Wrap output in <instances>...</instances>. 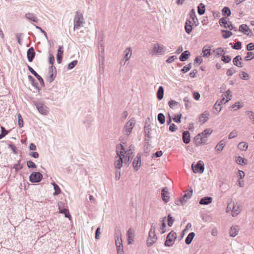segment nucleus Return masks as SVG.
I'll return each instance as SVG.
<instances>
[{
  "mask_svg": "<svg viewBox=\"0 0 254 254\" xmlns=\"http://www.w3.org/2000/svg\"><path fill=\"white\" fill-rule=\"evenodd\" d=\"M117 156L115 157L114 165L116 169H120L123 163L129 164L133 156V146L130 145L126 147L122 144H119L116 147Z\"/></svg>",
  "mask_w": 254,
  "mask_h": 254,
  "instance_id": "f257e3e1",
  "label": "nucleus"
},
{
  "mask_svg": "<svg viewBox=\"0 0 254 254\" xmlns=\"http://www.w3.org/2000/svg\"><path fill=\"white\" fill-rule=\"evenodd\" d=\"M166 51V47L158 42L154 43L152 48L149 51V53L152 56H158L164 55Z\"/></svg>",
  "mask_w": 254,
  "mask_h": 254,
  "instance_id": "f03ea898",
  "label": "nucleus"
},
{
  "mask_svg": "<svg viewBox=\"0 0 254 254\" xmlns=\"http://www.w3.org/2000/svg\"><path fill=\"white\" fill-rule=\"evenodd\" d=\"M73 29L75 31L79 30L82 27H83V25L85 22L82 13L78 11L75 12L73 19Z\"/></svg>",
  "mask_w": 254,
  "mask_h": 254,
  "instance_id": "7ed1b4c3",
  "label": "nucleus"
},
{
  "mask_svg": "<svg viewBox=\"0 0 254 254\" xmlns=\"http://www.w3.org/2000/svg\"><path fill=\"white\" fill-rule=\"evenodd\" d=\"M136 124L134 118L130 119L125 125L123 128V133L125 135L128 136L130 134Z\"/></svg>",
  "mask_w": 254,
  "mask_h": 254,
  "instance_id": "20e7f679",
  "label": "nucleus"
},
{
  "mask_svg": "<svg viewBox=\"0 0 254 254\" xmlns=\"http://www.w3.org/2000/svg\"><path fill=\"white\" fill-rule=\"evenodd\" d=\"M157 240V237L155 234V228L152 225L149 232L148 237L147 240L146 244L147 246H151L156 242Z\"/></svg>",
  "mask_w": 254,
  "mask_h": 254,
  "instance_id": "39448f33",
  "label": "nucleus"
},
{
  "mask_svg": "<svg viewBox=\"0 0 254 254\" xmlns=\"http://www.w3.org/2000/svg\"><path fill=\"white\" fill-rule=\"evenodd\" d=\"M192 194V190H191L187 191L186 193L179 200H176L175 202L177 205H183L191 197Z\"/></svg>",
  "mask_w": 254,
  "mask_h": 254,
  "instance_id": "423d86ee",
  "label": "nucleus"
},
{
  "mask_svg": "<svg viewBox=\"0 0 254 254\" xmlns=\"http://www.w3.org/2000/svg\"><path fill=\"white\" fill-rule=\"evenodd\" d=\"M191 168L194 173L202 174L204 170V164L202 161L200 160L196 165L192 164Z\"/></svg>",
  "mask_w": 254,
  "mask_h": 254,
  "instance_id": "0eeeda50",
  "label": "nucleus"
},
{
  "mask_svg": "<svg viewBox=\"0 0 254 254\" xmlns=\"http://www.w3.org/2000/svg\"><path fill=\"white\" fill-rule=\"evenodd\" d=\"M177 239V234L176 233L171 231L169 234L167 235L166 240L165 242V245L167 247L172 246L175 240Z\"/></svg>",
  "mask_w": 254,
  "mask_h": 254,
  "instance_id": "6e6552de",
  "label": "nucleus"
},
{
  "mask_svg": "<svg viewBox=\"0 0 254 254\" xmlns=\"http://www.w3.org/2000/svg\"><path fill=\"white\" fill-rule=\"evenodd\" d=\"M141 154L138 153L133 160L132 166L135 171H137L140 168L141 165Z\"/></svg>",
  "mask_w": 254,
  "mask_h": 254,
  "instance_id": "1a4fd4ad",
  "label": "nucleus"
},
{
  "mask_svg": "<svg viewBox=\"0 0 254 254\" xmlns=\"http://www.w3.org/2000/svg\"><path fill=\"white\" fill-rule=\"evenodd\" d=\"M242 211V205L239 203L232 201V214L233 217L238 216Z\"/></svg>",
  "mask_w": 254,
  "mask_h": 254,
  "instance_id": "9d476101",
  "label": "nucleus"
},
{
  "mask_svg": "<svg viewBox=\"0 0 254 254\" xmlns=\"http://www.w3.org/2000/svg\"><path fill=\"white\" fill-rule=\"evenodd\" d=\"M43 178L42 175L39 172H33L30 177V181L32 183H38L41 181Z\"/></svg>",
  "mask_w": 254,
  "mask_h": 254,
  "instance_id": "9b49d317",
  "label": "nucleus"
},
{
  "mask_svg": "<svg viewBox=\"0 0 254 254\" xmlns=\"http://www.w3.org/2000/svg\"><path fill=\"white\" fill-rule=\"evenodd\" d=\"M209 112L208 111H204L203 113L201 114L198 118V122L202 125L204 124L209 119Z\"/></svg>",
  "mask_w": 254,
  "mask_h": 254,
  "instance_id": "f8f14e48",
  "label": "nucleus"
},
{
  "mask_svg": "<svg viewBox=\"0 0 254 254\" xmlns=\"http://www.w3.org/2000/svg\"><path fill=\"white\" fill-rule=\"evenodd\" d=\"M127 240L128 245L133 243L134 239V231L132 228H129L127 232Z\"/></svg>",
  "mask_w": 254,
  "mask_h": 254,
  "instance_id": "ddd939ff",
  "label": "nucleus"
},
{
  "mask_svg": "<svg viewBox=\"0 0 254 254\" xmlns=\"http://www.w3.org/2000/svg\"><path fill=\"white\" fill-rule=\"evenodd\" d=\"M36 107L39 112L44 115H47L48 113L47 108L43 104L38 103L35 104Z\"/></svg>",
  "mask_w": 254,
  "mask_h": 254,
  "instance_id": "4468645a",
  "label": "nucleus"
},
{
  "mask_svg": "<svg viewBox=\"0 0 254 254\" xmlns=\"http://www.w3.org/2000/svg\"><path fill=\"white\" fill-rule=\"evenodd\" d=\"M219 23L222 27H224L225 28H227L230 29V30L235 29V31L237 30L236 28H235L231 23L230 22H228L226 21V20L224 18H222L219 20Z\"/></svg>",
  "mask_w": 254,
  "mask_h": 254,
  "instance_id": "2eb2a0df",
  "label": "nucleus"
},
{
  "mask_svg": "<svg viewBox=\"0 0 254 254\" xmlns=\"http://www.w3.org/2000/svg\"><path fill=\"white\" fill-rule=\"evenodd\" d=\"M161 195H162V200L164 202L167 203L169 201V200H170L169 192L167 188H164L162 190Z\"/></svg>",
  "mask_w": 254,
  "mask_h": 254,
  "instance_id": "dca6fc26",
  "label": "nucleus"
},
{
  "mask_svg": "<svg viewBox=\"0 0 254 254\" xmlns=\"http://www.w3.org/2000/svg\"><path fill=\"white\" fill-rule=\"evenodd\" d=\"M239 31L248 36L251 35L252 34V31L251 29L246 24H242L240 25L239 28Z\"/></svg>",
  "mask_w": 254,
  "mask_h": 254,
  "instance_id": "f3484780",
  "label": "nucleus"
},
{
  "mask_svg": "<svg viewBox=\"0 0 254 254\" xmlns=\"http://www.w3.org/2000/svg\"><path fill=\"white\" fill-rule=\"evenodd\" d=\"M124 59L123 60H125V63L128 61L130 58H131L132 56V49L130 47H128L124 52Z\"/></svg>",
  "mask_w": 254,
  "mask_h": 254,
  "instance_id": "a211bd4d",
  "label": "nucleus"
},
{
  "mask_svg": "<svg viewBox=\"0 0 254 254\" xmlns=\"http://www.w3.org/2000/svg\"><path fill=\"white\" fill-rule=\"evenodd\" d=\"M204 137L201 135L200 133L195 136L194 138L195 143L196 145H200L205 143L206 140L204 139Z\"/></svg>",
  "mask_w": 254,
  "mask_h": 254,
  "instance_id": "6ab92c4d",
  "label": "nucleus"
},
{
  "mask_svg": "<svg viewBox=\"0 0 254 254\" xmlns=\"http://www.w3.org/2000/svg\"><path fill=\"white\" fill-rule=\"evenodd\" d=\"M211 49L208 46H205L203 47L202 50L201 55L204 58H208L211 54H210Z\"/></svg>",
  "mask_w": 254,
  "mask_h": 254,
  "instance_id": "aec40b11",
  "label": "nucleus"
},
{
  "mask_svg": "<svg viewBox=\"0 0 254 254\" xmlns=\"http://www.w3.org/2000/svg\"><path fill=\"white\" fill-rule=\"evenodd\" d=\"M225 146V142L223 140H221L216 145L215 147V151L217 153H219L221 152L224 146Z\"/></svg>",
  "mask_w": 254,
  "mask_h": 254,
  "instance_id": "412c9836",
  "label": "nucleus"
},
{
  "mask_svg": "<svg viewBox=\"0 0 254 254\" xmlns=\"http://www.w3.org/2000/svg\"><path fill=\"white\" fill-rule=\"evenodd\" d=\"M29 70L37 78L40 83L44 85V82L42 78L30 66H28Z\"/></svg>",
  "mask_w": 254,
  "mask_h": 254,
  "instance_id": "4be33fe9",
  "label": "nucleus"
},
{
  "mask_svg": "<svg viewBox=\"0 0 254 254\" xmlns=\"http://www.w3.org/2000/svg\"><path fill=\"white\" fill-rule=\"evenodd\" d=\"M190 16L191 18L193 23L197 26L198 24V21L196 17L194 9H192L190 10Z\"/></svg>",
  "mask_w": 254,
  "mask_h": 254,
  "instance_id": "5701e85b",
  "label": "nucleus"
},
{
  "mask_svg": "<svg viewBox=\"0 0 254 254\" xmlns=\"http://www.w3.org/2000/svg\"><path fill=\"white\" fill-rule=\"evenodd\" d=\"M241 60L242 58L241 56H237L233 59V64H234V65L239 67H242L243 66V64L241 62Z\"/></svg>",
  "mask_w": 254,
  "mask_h": 254,
  "instance_id": "b1692460",
  "label": "nucleus"
},
{
  "mask_svg": "<svg viewBox=\"0 0 254 254\" xmlns=\"http://www.w3.org/2000/svg\"><path fill=\"white\" fill-rule=\"evenodd\" d=\"M212 198L211 197L206 196L202 198L200 201L199 204L201 205H207L212 202Z\"/></svg>",
  "mask_w": 254,
  "mask_h": 254,
  "instance_id": "393cba45",
  "label": "nucleus"
},
{
  "mask_svg": "<svg viewBox=\"0 0 254 254\" xmlns=\"http://www.w3.org/2000/svg\"><path fill=\"white\" fill-rule=\"evenodd\" d=\"M161 224L160 227L158 229L159 232L160 234H164L166 231V225L165 222V217H164L161 221Z\"/></svg>",
  "mask_w": 254,
  "mask_h": 254,
  "instance_id": "a878e982",
  "label": "nucleus"
},
{
  "mask_svg": "<svg viewBox=\"0 0 254 254\" xmlns=\"http://www.w3.org/2000/svg\"><path fill=\"white\" fill-rule=\"evenodd\" d=\"M27 54L28 60L30 62H32L35 56V52L34 49L32 47L29 48L27 51Z\"/></svg>",
  "mask_w": 254,
  "mask_h": 254,
  "instance_id": "bb28decb",
  "label": "nucleus"
},
{
  "mask_svg": "<svg viewBox=\"0 0 254 254\" xmlns=\"http://www.w3.org/2000/svg\"><path fill=\"white\" fill-rule=\"evenodd\" d=\"M115 243L116 246L123 245L122 234L121 233H116L115 235Z\"/></svg>",
  "mask_w": 254,
  "mask_h": 254,
  "instance_id": "cd10ccee",
  "label": "nucleus"
},
{
  "mask_svg": "<svg viewBox=\"0 0 254 254\" xmlns=\"http://www.w3.org/2000/svg\"><path fill=\"white\" fill-rule=\"evenodd\" d=\"M25 16L27 19L31 21L35 22H38V19L34 13L28 12L25 14Z\"/></svg>",
  "mask_w": 254,
  "mask_h": 254,
  "instance_id": "c85d7f7f",
  "label": "nucleus"
},
{
  "mask_svg": "<svg viewBox=\"0 0 254 254\" xmlns=\"http://www.w3.org/2000/svg\"><path fill=\"white\" fill-rule=\"evenodd\" d=\"M183 140L184 143L188 144L190 142V134L188 131H185L183 133Z\"/></svg>",
  "mask_w": 254,
  "mask_h": 254,
  "instance_id": "c756f323",
  "label": "nucleus"
},
{
  "mask_svg": "<svg viewBox=\"0 0 254 254\" xmlns=\"http://www.w3.org/2000/svg\"><path fill=\"white\" fill-rule=\"evenodd\" d=\"M236 163L240 165H245L247 164V160L241 156H238L236 158Z\"/></svg>",
  "mask_w": 254,
  "mask_h": 254,
  "instance_id": "7c9ffc66",
  "label": "nucleus"
},
{
  "mask_svg": "<svg viewBox=\"0 0 254 254\" xmlns=\"http://www.w3.org/2000/svg\"><path fill=\"white\" fill-rule=\"evenodd\" d=\"M238 148L241 151H246L248 148V143L245 141L241 142L238 144Z\"/></svg>",
  "mask_w": 254,
  "mask_h": 254,
  "instance_id": "2f4dec72",
  "label": "nucleus"
},
{
  "mask_svg": "<svg viewBox=\"0 0 254 254\" xmlns=\"http://www.w3.org/2000/svg\"><path fill=\"white\" fill-rule=\"evenodd\" d=\"M164 96V88L162 86H160L157 92V97L159 100L163 99Z\"/></svg>",
  "mask_w": 254,
  "mask_h": 254,
  "instance_id": "473e14b6",
  "label": "nucleus"
},
{
  "mask_svg": "<svg viewBox=\"0 0 254 254\" xmlns=\"http://www.w3.org/2000/svg\"><path fill=\"white\" fill-rule=\"evenodd\" d=\"M194 236H195L194 233H193V232L190 233L188 235V236L187 237V238H186V239L185 240L186 243L187 245L190 244L191 243V242H192L193 239L194 238Z\"/></svg>",
  "mask_w": 254,
  "mask_h": 254,
  "instance_id": "72a5a7b5",
  "label": "nucleus"
},
{
  "mask_svg": "<svg viewBox=\"0 0 254 254\" xmlns=\"http://www.w3.org/2000/svg\"><path fill=\"white\" fill-rule=\"evenodd\" d=\"M190 55V53L188 51H185L180 56V60L182 62L186 61L189 58Z\"/></svg>",
  "mask_w": 254,
  "mask_h": 254,
  "instance_id": "f704fd0d",
  "label": "nucleus"
},
{
  "mask_svg": "<svg viewBox=\"0 0 254 254\" xmlns=\"http://www.w3.org/2000/svg\"><path fill=\"white\" fill-rule=\"evenodd\" d=\"M62 47H59V48L58 50V53L57 55V62L58 64H60L62 61V55L63 54V51H62Z\"/></svg>",
  "mask_w": 254,
  "mask_h": 254,
  "instance_id": "c9c22d12",
  "label": "nucleus"
},
{
  "mask_svg": "<svg viewBox=\"0 0 254 254\" xmlns=\"http://www.w3.org/2000/svg\"><path fill=\"white\" fill-rule=\"evenodd\" d=\"M230 236L233 237H235L238 234V229L235 227H232L229 230Z\"/></svg>",
  "mask_w": 254,
  "mask_h": 254,
  "instance_id": "e433bc0d",
  "label": "nucleus"
},
{
  "mask_svg": "<svg viewBox=\"0 0 254 254\" xmlns=\"http://www.w3.org/2000/svg\"><path fill=\"white\" fill-rule=\"evenodd\" d=\"M212 133V130L210 128L205 129L200 134L203 137L206 138L209 136Z\"/></svg>",
  "mask_w": 254,
  "mask_h": 254,
  "instance_id": "4c0bfd02",
  "label": "nucleus"
},
{
  "mask_svg": "<svg viewBox=\"0 0 254 254\" xmlns=\"http://www.w3.org/2000/svg\"><path fill=\"white\" fill-rule=\"evenodd\" d=\"M205 6L204 4L201 3L198 6V13L199 15H202L204 13Z\"/></svg>",
  "mask_w": 254,
  "mask_h": 254,
  "instance_id": "58836bf2",
  "label": "nucleus"
},
{
  "mask_svg": "<svg viewBox=\"0 0 254 254\" xmlns=\"http://www.w3.org/2000/svg\"><path fill=\"white\" fill-rule=\"evenodd\" d=\"M59 212L60 213L64 214L65 217L68 218L69 220L71 219V217L67 209H61Z\"/></svg>",
  "mask_w": 254,
  "mask_h": 254,
  "instance_id": "ea45409f",
  "label": "nucleus"
},
{
  "mask_svg": "<svg viewBox=\"0 0 254 254\" xmlns=\"http://www.w3.org/2000/svg\"><path fill=\"white\" fill-rule=\"evenodd\" d=\"M222 14L224 16H227V17H228L231 15L230 9L227 6L224 7L222 9Z\"/></svg>",
  "mask_w": 254,
  "mask_h": 254,
  "instance_id": "a19ab883",
  "label": "nucleus"
},
{
  "mask_svg": "<svg viewBox=\"0 0 254 254\" xmlns=\"http://www.w3.org/2000/svg\"><path fill=\"white\" fill-rule=\"evenodd\" d=\"M52 185L54 186L55 192L54 193V195H57L61 193V190L59 187L55 183H52Z\"/></svg>",
  "mask_w": 254,
  "mask_h": 254,
  "instance_id": "79ce46f5",
  "label": "nucleus"
},
{
  "mask_svg": "<svg viewBox=\"0 0 254 254\" xmlns=\"http://www.w3.org/2000/svg\"><path fill=\"white\" fill-rule=\"evenodd\" d=\"M168 105L171 108L174 109L179 105V103L175 100H171L169 101Z\"/></svg>",
  "mask_w": 254,
  "mask_h": 254,
  "instance_id": "37998d69",
  "label": "nucleus"
},
{
  "mask_svg": "<svg viewBox=\"0 0 254 254\" xmlns=\"http://www.w3.org/2000/svg\"><path fill=\"white\" fill-rule=\"evenodd\" d=\"M223 33L222 37L225 39H227L232 35V32L230 31L222 30Z\"/></svg>",
  "mask_w": 254,
  "mask_h": 254,
  "instance_id": "c03bdc74",
  "label": "nucleus"
},
{
  "mask_svg": "<svg viewBox=\"0 0 254 254\" xmlns=\"http://www.w3.org/2000/svg\"><path fill=\"white\" fill-rule=\"evenodd\" d=\"M223 96L226 99V102L231 100L232 95L230 90H228L224 94Z\"/></svg>",
  "mask_w": 254,
  "mask_h": 254,
  "instance_id": "a18cd8bd",
  "label": "nucleus"
},
{
  "mask_svg": "<svg viewBox=\"0 0 254 254\" xmlns=\"http://www.w3.org/2000/svg\"><path fill=\"white\" fill-rule=\"evenodd\" d=\"M185 29L188 34H190L192 31V25H189L188 22H186Z\"/></svg>",
  "mask_w": 254,
  "mask_h": 254,
  "instance_id": "49530a36",
  "label": "nucleus"
},
{
  "mask_svg": "<svg viewBox=\"0 0 254 254\" xmlns=\"http://www.w3.org/2000/svg\"><path fill=\"white\" fill-rule=\"evenodd\" d=\"M158 120L161 124H163L165 123V116L163 114L159 113L158 115Z\"/></svg>",
  "mask_w": 254,
  "mask_h": 254,
  "instance_id": "de8ad7c7",
  "label": "nucleus"
},
{
  "mask_svg": "<svg viewBox=\"0 0 254 254\" xmlns=\"http://www.w3.org/2000/svg\"><path fill=\"white\" fill-rule=\"evenodd\" d=\"M1 133L0 134V139L4 137L7 133L8 131L6 130L4 127H0Z\"/></svg>",
  "mask_w": 254,
  "mask_h": 254,
  "instance_id": "09e8293b",
  "label": "nucleus"
},
{
  "mask_svg": "<svg viewBox=\"0 0 254 254\" xmlns=\"http://www.w3.org/2000/svg\"><path fill=\"white\" fill-rule=\"evenodd\" d=\"M215 52L216 55L219 56H222L225 54V52L224 49L222 48H218L216 49Z\"/></svg>",
  "mask_w": 254,
  "mask_h": 254,
  "instance_id": "8fccbe9b",
  "label": "nucleus"
},
{
  "mask_svg": "<svg viewBox=\"0 0 254 254\" xmlns=\"http://www.w3.org/2000/svg\"><path fill=\"white\" fill-rule=\"evenodd\" d=\"M77 64V60H74V61H72V62L68 64V66H67V68L68 69H71L73 68L75 66V65Z\"/></svg>",
  "mask_w": 254,
  "mask_h": 254,
  "instance_id": "3c124183",
  "label": "nucleus"
},
{
  "mask_svg": "<svg viewBox=\"0 0 254 254\" xmlns=\"http://www.w3.org/2000/svg\"><path fill=\"white\" fill-rule=\"evenodd\" d=\"M254 54L251 52H249L247 54V56L245 57L246 61H249L252 60L254 57Z\"/></svg>",
  "mask_w": 254,
  "mask_h": 254,
  "instance_id": "603ef678",
  "label": "nucleus"
},
{
  "mask_svg": "<svg viewBox=\"0 0 254 254\" xmlns=\"http://www.w3.org/2000/svg\"><path fill=\"white\" fill-rule=\"evenodd\" d=\"M182 117V114H177L175 115L174 117L173 118V120L177 123H180L181 122V119Z\"/></svg>",
  "mask_w": 254,
  "mask_h": 254,
  "instance_id": "864d4df0",
  "label": "nucleus"
},
{
  "mask_svg": "<svg viewBox=\"0 0 254 254\" xmlns=\"http://www.w3.org/2000/svg\"><path fill=\"white\" fill-rule=\"evenodd\" d=\"M191 68V64H190L187 66H184L183 68L182 69L181 71L184 73H186L188 72L189 70H190Z\"/></svg>",
  "mask_w": 254,
  "mask_h": 254,
  "instance_id": "5fc2aeb1",
  "label": "nucleus"
},
{
  "mask_svg": "<svg viewBox=\"0 0 254 254\" xmlns=\"http://www.w3.org/2000/svg\"><path fill=\"white\" fill-rule=\"evenodd\" d=\"M116 247H117V251L118 254H124L123 245L118 246H116Z\"/></svg>",
  "mask_w": 254,
  "mask_h": 254,
  "instance_id": "6e6d98bb",
  "label": "nucleus"
},
{
  "mask_svg": "<svg viewBox=\"0 0 254 254\" xmlns=\"http://www.w3.org/2000/svg\"><path fill=\"white\" fill-rule=\"evenodd\" d=\"M174 222V219L172 218V217L170 215H169L168 216V225L169 226L171 227L173 223Z\"/></svg>",
  "mask_w": 254,
  "mask_h": 254,
  "instance_id": "4d7b16f0",
  "label": "nucleus"
},
{
  "mask_svg": "<svg viewBox=\"0 0 254 254\" xmlns=\"http://www.w3.org/2000/svg\"><path fill=\"white\" fill-rule=\"evenodd\" d=\"M231 212V215L232 214V201H231L228 203L226 208V212L230 213Z\"/></svg>",
  "mask_w": 254,
  "mask_h": 254,
  "instance_id": "13d9d810",
  "label": "nucleus"
},
{
  "mask_svg": "<svg viewBox=\"0 0 254 254\" xmlns=\"http://www.w3.org/2000/svg\"><path fill=\"white\" fill-rule=\"evenodd\" d=\"M214 108L217 112V113H219L221 110V108L220 107V103H218V102H216L214 106Z\"/></svg>",
  "mask_w": 254,
  "mask_h": 254,
  "instance_id": "bf43d9fd",
  "label": "nucleus"
},
{
  "mask_svg": "<svg viewBox=\"0 0 254 254\" xmlns=\"http://www.w3.org/2000/svg\"><path fill=\"white\" fill-rule=\"evenodd\" d=\"M55 61V59H54V57L53 56V55H50V58H49V63L50 64H52L51 66V69L53 70L54 68L55 69V67H54V66H53V64H54V62Z\"/></svg>",
  "mask_w": 254,
  "mask_h": 254,
  "instance_id": "052dcab7",
  "label": "nucleus"
},
{
  "mask_svg": "<svg viewBox=\"0 0 254 254\" xmlns=\"http://www.w3.org/2000/svg\"><path fill=\"white\" fill-rule=\"evenodd\" d=\"M18 125L20 127H22L23 126V119L21 115L19 114L18 115Z\"/></svg>",
  "mask_w": 254,
  "mask_h": 254,
  "instance_id": "680f3d73",
  "label": "nucleus"
},
{
  "mask_svg": "<svg viewBox=\"0 0 254 254\" xmlns=\"http://www.w3.org/2000/svg\"><path fill=\"white\" fill-rule=\"evenodd\" d=\"M27 167L29 168H35L36 167L35 163L31 161H28L27 162Z\"/></svg>",
  "mask_w": 254,
  "mask_h": 254,
  "instance_id": "e2e57ef3",
  "label": "nucleus"
},
{
  "mask_svg": "<svg viewBox=\"0 0 254 254\" xmlns=\"http://www.w3.org/2000/svg\"><path fill=\"white\" fill-rule=\"evenodd\" d=\"M237 135V132L236 131H231L228 135V138L229 139H232Z\"/></svg>",
  "mask_w": 254,
  "mask_h": 254,
  "instance_id": "0e129e2a",
  "label": "nucleus"
},
{
  "mask_svg": "<svg viewBox=\"0 0 254 254\" xmlns=\"http://www.w3.org/2000/svg\"><path fill=\"white\" fill-rule=\"evenodd\" d=\"M241 74L242 75V76L241 77V78L243 80H248L249 78V75L244 72V71H242L241 72Z\"/></svg>",
  "mask_w": 254,
  "mask_h": 254,
  "instance_id": "69168bd1",
  "label": "nucleus"
},
{
  "mask_svg": "<svg viewBox=\"0 0 254 254\" xmlns=\"http://www.w3.org/2000/svg\"><path fill=\"white\" fill-rule=\"evenodd\" d=\"M150 128L148 127H144V132L146 136H148V137H150Z\"/></svg>",
  "mask_w": 254,
  "mask_h": 254,
  "instance_id": "338daca9",
  "label": "nucleus"
},
{
  "mask_svg": "<svg viewBox=\"0 0 254 254\" xmlns=\"http://www.w3.org/2000/svg\"><path fill=\"white\" fill-rule=\"evenodd\" d=\"M237 176L240 179H242L245 177V173L243 171L239 170L237 174Z\"/></svg>",
  "mask_w": 254,
  "mask_h": 254,
  "instance_id": "774afa93",
  "label": "nucleus"
}]
</instances>
